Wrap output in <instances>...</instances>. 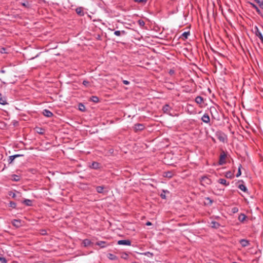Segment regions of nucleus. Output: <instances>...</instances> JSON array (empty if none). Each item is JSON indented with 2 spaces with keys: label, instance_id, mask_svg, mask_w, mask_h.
I'll list each match as a JSON object with an SVG mask.
<instances>
[{
  "label": "nucleus",
  "instance_id": "obj_44",
  "mask_svg": "<svg viewBox=\"0 0 263 263\" xmlns=\"http://www.w3.org/2000/svg\"><path fill=\"white\" fill-rule=\"evenodd\" d=\"M0 261L1 263H7V260L5 257L0 256Z\"/></svg>",
  "mask_w": 263,
  "mask_h": 263
},
{
  "label": "nucleus",
  "instance_id": "obj_35",
  "mask_svg": "<svg viewBox=\"0 0 263 263\" xmlns=\"http://www.w3.org/2000/svg\"><path fill=\"white\" fill-rule=\"evenodd\" d=\"M190 34V31L184 32L182 33V36L183 38V40H185L187 39L188 36Z\"/></svg>",
  "mask_w": 263,
  "mask_h": 263
},
{
  "label": "nucleus",
  "instance_id": "obj_5",
  "mask_svg": "<svg viewBox=\"0 0 263 263\" xmlns=\"http://www.w3.org/2000/svg\"><path fill=\"white\" fill-rule=\"evenodd\" d=\"M131 243L132 242L129 239L119 240L117 242V244L119 245L130 246Z\"/></svg>",
  "mask_w": 263,
  "mask_h": 263
},
{
  "label": "nucleus",
  "instance_id": "obj_52",
  "mask_svg": "<svg viewBox=\"0 0 263 263\" xmlns=\"http://www.w3.org/2000/svg\"><path fill=\"white\" fill-rule=\"evenodd\" d=\"M239 182H242V183H243V181L242 180H239V181H238V183H239Z\"/></svg>",
  "mask_w": 263,
  "mask_h": 263
},
{
  "label": "nucleus",
  "instance_id": "obj_23",
  "mask_svg": "<svg viewBox=\"0 0 263 263\" xmlns=\"http://www.w3.org/2000/svg\"><path fill=\"white\" fill-rule=\"evenodd\" d=\"M211 224L212 228H215V229L219 228L220 226V224L218 222H216L215 221H212L211 223Z\"/></svg>",
  "mask_w": 263,
  "mask_h": 263
},
{
  "label": "nucleus",
  "instance_id": "obj_1",
  "mask_svg": "<svg viewBox=\"0 0 263 263\" xmlns=\"http://www.w3.org/2000/svg\"><path fill=\"white\" fill-rule=\"evenodd\" d=\"M216 136L218 138V139L223 142L224 143L227 142L228 138L226 134H225L224 133H223L221 131H217L216 134Z\"/></svg>",
  "mask_w": 263,
  "mask_h": 263
},
{
  "label": "nucleus",
  "instance_id": "obj_50",
  "mask_svg": "<svg viewBox=\"0 0 263 263\" xmlns=\"http://www.w3.org/2000/svg\"><path fill=\"white\" fill-rule=\"evenodd\" d=\"M13 156L14 157H15V158H17V157H19L23 156V155L16 154V155H13Z\"/></svg>",
  "mask_w": 263,
  "mask_h": 263
},
{
  "label": "nucleus",
  "instance_id": "obj_43",
  "mask_svg": "<svg viewBox=\"0 0 263 263\" xmlns=\"http://www.w3.org/2000/svg\"><path fill=\"white\" fill-rule=\"evenodd\" d=\"M134 2L138 3H144L145 4L147 0H133Z\"/></svg>",
  "mask_w": 263,
  "mask_h": 263
},
{
  "label": "nucleus",
  "instance_id": "obj_4",
  "mask_svg": "<svg viewBox=\"0 0 263 263\" xmlns=\"http://www.w3.org/2000/svg\"><path fill=\"white\" fill-rule=\"evenodd\" d=\"M134 131L137 132L138 131H141L145 128V126L143 124L137 123L134 125Z\"/></svg>",
  "mask_w": 263,
  "mask_h": 263
},
{
  "label": "nucleus",
  "instance_id": "obj_45",
  "mask_svg": "<svg viewBox=\"0 0 263 263\" xmlns=\"http://www.w3.org/2000/svg\"><path fill=\"white\" fill-rule=\"evenodd\" d=\"M82 84H83L84 86H85L86 87H87V86L89 85V81H87V80H84V81H83Z\"/></svg>",
  "mask_w": 263,
  "mask_h": 263
},
{
  "label": "nucleus",
  "instance_id": "obj_9",
  "mask_svg": "<svg viewBox=\"0 0 263 263\" xmlns=\"http://www.w3.org/2000/svg\"><path fill=\"white\" fill-rule=\"evenodd\" d=\"M11 223L14 227L19 228L21 226V220L20 219H13L11 221Z\"/></svg>",
  "mask_w": 263,
  "mask_h": 263
},
{
  "label": "nucleus",
  "instance_id": "obj_11",
  "mask_svg": "<svg viewBox=\"0 0 263 263\" xmlns=\"http://www.w3.org/2000/svg\"><path fill=\"white\" fill-rule=\"evenodd\" d=\"M101 167V164L98 162L93 161L91 165H90V167L92 169L98 170Z\"/></svg>",
  "mask_w": 263,
  "mask_h": 263
},
{
  "label": "nucleus",
  "instance_id": "obj_32",
  "mask_svg": "<svg viewBox=\"0 0 263 263\" xmlns=\"http://www.w3.org/2000/svg\"><path fill=\"white\" fill-rule=\"evenodd\" d=\"M35 129L36 132L40 135H43L44 134L45 130L42 128L36 127Z\"/></svg>",
  "mask_w": 263,
  "mask_h": 263
},
{
  "label": "nucleus",
  "instance_id": "obj_6",
  "mask_svg": "<svg viewBox=\"0 0 263 263\" xmlns=\"http://www.w3.org/2000/svg\"><path fill=\"white\" fill-rule=\"evenodd\" d=\"M200 181L206 184H211L212 182L211 179L209 178L207 176H204L201 177L200 179Z\"/></svg>",
  "mask_w": 263,
  "mask_h": 263
},
{
  "label": "nucleus",
  "instance_id": "obj_40",
  "mask_svg": "<svg viewBox=\"0 0 263 263\" xmlns=\"http://www.w3.org/2000/svg\"><path fill=\"white\" fill-rule=\"evenodd\" d=\"M14 159H15V157H14L13 155L9 156V158H8L9 163H10V164L13 161Z\"/></svg>",
  "mask_w": 263,
  "mask_h": 263
},
{
  "label": "nucleus",
  "instance_id": "obj_26",
  "mask_svg": "<svg viewBox=\"0 0 263 263\" xmlns=\"http://www.w3.org/2000/svg\"><path fill=\"white\" fill-rule=\"evenodd\" d=\"M104 189V186H97L96 187V191L98 193H103Z\"/></svg>",
  "mask_w": 263,
  "mask_h": 263
},
{
  "label": "nucleus",
  "instance_id": "obj_18",
  "mask_svg": "<svg viewBox=\"0 0 263 263\" xmlns=\"http://www.w3.org/2000/svg\"><path fill=\"white\" fill-rule=\"evenodd\" d=\"M83 245L84 247H87L92 244V242L88 239H85L83 241Z\"/></svg>",
  "mask_w": 263,
  "mask_h": 263
},
{
  "label": "nucleus",
  "instance_id": "obj_27",
  "mask_svg": "<svg viewBox=\"0 0 263 263\" xmlns=\"http://www.w3.org/2000/svg\"><path fill=\"white\" fill-rule=\"evenodd\" d=\"M251 5H252V7L256 10V12L259 15L262 16L260 10L256 5L253 3H251Z\"/></svg>",
  "mask_w": 263,
  "mask_h": 263
},
{
  "label": "nucleus",
  "instance_id": "obj_39",
  "mask_svg": "<svg viewBox=\"0 0 263 263\" xmlns=\"http://www.w3.org/2000/svg\"><path fill=\"white\" fill-rule=\"evenodd\" d=\"M0 104L2 105H6L8 103L7 102L6 99L5 98H0Z\"/></svg>",
  "mask_w": 263,
  "mask_h": 263
},
{
  "label": "nucleus",
  "instance_id": "obj_33",
  "mask_svg": "<svg viewBox=\"0 0 263 263\" xmlns=\"http://www.w3.org/2000/svg\"><path fill=\"white\" fill-rule=\"evenodd\" d=\"M114 34L117 36H120L121 34H123V35L125 34L126 32L124 30H122V31L117 30L114 32Z\"/></svg>",
  "mask_w": 263,
  "mask_h": 263
},
{
  "label": "nucleus",
  "instance_id": "obj_37",
  "mask_svg": "<svg viewBox=\"0 0 263 263\" xmlns=\"http://www.w3.org/2000/svg\"><path fill=\"white\" fill-rule=\"evenodd\" d=\"M241 167H242L241 164H239V165L238 168V172L236 175V177H238L241 175Z\"/></svg>",
  "mask_w": 263,
  "mask_h": 263
},
{
  "label": "nucleus",
  "instance_id": "obj_12",
  "mask_svg": "<svg viewBox=\"0 0 263 263\" xmlns=\"http://www.w3.org/2000/svg\"><path fill=\"white\" fill-rule=\"evenodd\" d=\"M21 5L27 9H29L31 7V3L28 1L21 3Z\"/></svg>",
  "mask_w": 263,
  "mask_h": 263
},
{
  "label": "nucleus",
  "instance_id": "obj_10",
  "mask_svg": "<svg viewBox=\"0 0 263 263\" xmlns=\"http://www.w3.org/2000/svg\"><path fill=\"white\" fill-rule=\"evenodd\" d=\"M96 245H97V246H100V247L101 248H105V247H107L109 245L108 243H107V242L104 241H97L96 243Z\"/></svg>",
  "mask_w": 263,
  "mask_h": 263
},
{
  "label": "nucleus",
  "instance_id": "obj_46",
  "mask_svg": "<svg viewBox=\"0 0 263 263\" xmlns=\"http://www.w3.org/2000/svg\"><path fill=\"white\" fill-rule=\"evenodd\" d=\"M232 212L233 213H237L238 212V208H237V207H234L232 208Z\"/></svg>",
  "mask_w": 263,
  "mask_h": 263
},
{
  "label": "nucleus",
  "instance_id": "obj_16",
  "mask_svg": "<svg viewBox=\"0 0 263 263\" xmlns=\"http://www.w3.org/2000/svg\"><path fill=\"white\" fill-rule=\"evenodd\" d=\"M239 243L243 247H246L250 244L249 241L245 239H240L239 240Z\"/></svg>",
  "mask_w": 263,
  "mask_h": 263
},
{
  "label": "nucleus",
  "instance_id": "obj_53",
  "mask_svg": "<svg viewBox=\"0 0 263 263\" xmlns=\"http://www.w3.org/2000/svg\"><path fill=\"white\" fill-rule=\"evenodd\" d=\"M212 140H213V142H216V141H215V140L214 138H213V139H212Z\"/></svg>",
  "mask_w": 263,
  "mask_h": 263
},
{
  "label": "nucleus",
  "instance_id": "obj_21",
  "mask_svg": "<svg viewBox=\"0 0 263 263\" xmlns=\"http://www.w3.org/2000/svg\"><path fill=\"white\" fill-rule=\"evenodd\" d=\"M99 100L100 99L99 97L96 96H92L89 99V101H92L94 103H98L99 102Z\"/></svg>",
  "mask_w": 263,
  "mask_h": 263
},
{
  "label": "nucleus",
  "instance_id": "obj_38",
  "mask_svg": "<svg viewBox=\"0 0 263 263\" xmlns=\"http://www.w3.org/2000/svg\"><path fill=\"white\" fill-rule=\"evenodd\" d=\"M137 22L140 27H144L145 22L142 20H139Z\"/></svg>",
  "mask_w": 263,
  "mask_h": 263
},
{
  "label": "nucleus",
  "instance_id": "obj_8",
  "mask_svg": "<svg viewBox=\"0 0 263 263\" xmlns=\"http://www.w3.org/2000/svg\"><path fill=\"white\" fill-rule=\"evenodd\" d=\"M201 120L205 123H210V118L208 114H204L201 118Z\"/></svg>",
  "mask_w": 263,
  "mask_h": 263
},
{
  "label": "nucleus",
  "instance_id": "obj_2",
  "mask_svg": "<svg viewBox=\"0 0 263 263\" xmlns=\"http://www.w3.org/2000/svg\"><path fill=\"white\" fill-rule=\"evenodd\" d=\"M226 157L227 154L224 151H222L219 156V160L218 162L219 165H223L226 163Z\"/></svg>",
  "mask_w": 263,
  "mask_h": 263
},
{
  "label": "nucleus",
  "instance_id": "obj_30",
  "mask_svg": "<svg viewBox=\"0 0 263 263\" xmlns=\"http://www.w3.org/2000/svg\"><path fill=\"white\" fill-rule=\"evenodd\" d=\"M78 107H79V109L80 111H83V112L86 111V107L83 104H82L81 103H79Z\"/></svg>",
  "mask_w": 263,
  "mask_h": 263
},
{
  "label": "nucleus",
  "instance_id": "obj_28",
  "mask_svg": "<svg viewBox=\"0 0 263 263\" xmlns=\"http://www.w3.org/2000/svg\"><path fill=\"white\" fill-rule=\"evenodd\" d=\"M76 11L77 13L78 14H79V15H80V16L84 15V13L81 7L77 8L76 9Z\"/></svg>",
  "mask_w": 263,
  "mask_h": 263
},
{
  "label": "nucleus",
  "instance_id": "obj_14",
  "mask_svg": "<svg viewBox=\"0 0 263 263\" xmlns=\"http://www.w3.org/2000/svg\"><path fill=\"white\" fill-rule=\"evenodd\" d=\"M43 114L44 116L47 117H51L53 116V114L52 112L46 109L43 110Z\"/></svg>",
  "mask_w": 263,
  "mask_h": 263
},
{
  "label": "nucleus",
  "instance_id": "obj_13",
  "mask_svg": "<svg viewBox=\"0 0 263 263\" xmlns=\"http://www.w3.org/2000/svg\"><path fill=\"white\" fill-rule=\"evenodd\" d=\"M171 109L172 108L167 104L164 105L162 108V110L163 112L166 114H169Z\"/></svg>",
  "mask_w": 263,
  "mask_h": 263
},
{
  "label": "nucleus",
  "instance_id": "obj_29",
  "mask_svg": "<svg viewBox=\"0 0 263 263\" xmlns=\"http://www.w3.org/2000/svg\"><path fill=\"white\" fill-rule=\"evenodd\" d=\"M238 187L244 192H247L248 189L247 187L243 184H240L238 185Z\"/></svg>",
  "mask_w": 263,
  "mask_h": 263
},
{
  "label": "nucleus",
  "instance_id": "obj_25",
  "mask_svg": "<svg viewBox=\"0 0 263 263\" xmlns=\"http://www.w3.org/2000/svg\"><path fill=\"white\" fill-rule=\"evenodd\" d=\"M166 193H170L169 191L167 190H163L162 193L160 194V196L162 199H166Z\"/></svg>",
  "mask_w": 263,
  "mask_h": 263
},
{
  "label": "nucleus",
  "instance_id": "obj_51",
  "mask_svg": "<svg viewBox=\"0 0 263 263\" xmlns=\"http://www.w3.org/2000/svg\"><path fill=\"white\" fill-rule=\"evenodd\" d=\"M145 224L147 226H152V223L150 221H147L145 223Z\"/></svg>",
  "mask_w": 263,
  "mask_h": 263
},
{
  "label": "nucleus",
  "instance_id": "obj_19",
  "mask_svg": "<svg viewBox=\"0 0 263 263\" xmlns=\"http://www.w3.org/2000/svg\"><path fill=\"white\" fill-rule=\"evenodd\" d=\"M195 101L198 104H201L203 103V99L201 96H197L196 97Z\"/></svg>",
  "mask_w": 263,
  "mask_h": 263
},
{
  "label": "nucleus",
  "instance_id": "obj_7",
  "mask_svg": "<svg viewBox=\"0 0 263 263\" xmlns=\"http://www.w3.org/2000/svg\"><path fill=\"white\" fill-rule=\"evenodd\" d=\"M175 175V173L173 171H167L164 172L163 173V176L164 177L171 178Z\"/></svg>",
  "mask_w": 263,
  "mask_h": 263
},
{
  "label": "nucleus",
  "instance_id": "obj_49",
  "mask_svg": "<svg viewBox=\"0 0 263 263\" xmlns=\"http://www.w3.org/2000/svg\"><path fill=\"white\" fill-rule=\"evenodd\" d=\"M123 83L125 85H128L129 84V82L127 80H123Z\"/></svg>",
  "mask_w": 263,
  "mask_h": 263
},
{
  "label": "nucleus",
  "instance_id": "obj_20",
  "mask_svg": "<svg viewBox=\"0 0 263 263\" xmlns=\"http://www.w3.org/2000/svg\"><path fill=\"white\" fill-rule=\"evenodd\" d=\"M218 182L221 184H223L225 186H228L229 185V182H227V180L224 179H223V178H220L218 180Z\"/></svg>",
  "mask_w": 263,
  "mask_h": 263
},
{
  "label": "nucleus",
  "instance_id": "obj_15",
  "mask_svg": "<svg viewBox=\"0 0 263 263\" xmlns=\"http://www.w3.org/2000/svg\"><path fill=\"white\" fill-rule=\"evenodd\" d=\"M247 218V216L243 213H240L238 217V219L241 222H244Z\"/></svg>",
  "mask_w": 263,
  "mask_h": 263
},
{
  "label": "nucleus",
  "instance_id": "obj_42",
  "mask_svg": "<svg viewBox=\"0 0 263 263\" xmlns=\"http://www.w3.org/2000/svg\"><path fill=\"white\" fill-rule=\"evenodd\" d=\"M256 3L258 4L259 7L261 9H263V1H260V0H258L256 2Z\"/></svg>",
  "mask_w": 263,
  "mask_h": 263
},
{
  "label": "nucleus",
  "instance_id": "obj_17",
  "mask_svg": "<svg viewBox=\"0 0 263 263\" xmlns=\"http://www.w3.org/2000/svg\"><path fill=\"white\" fill-rule=\"evenodd\" d=\"M21 202L27 206H32V201L30 199H24Z\"/></svg>",
  "mask_w": 263,
  "mask_h": 263
},
{
  "label": "nucleus",
  "instance_id": "obj_36",
  "mask_svg": "<svg viewBox=\"0 0 263 263\" xmlns=\"http://www.w3.org/2000/svg\"><path fill=\"white\" fill-rule=\"evenodd\" d=\"M8 206L9 207L12 208L13 209H16V203L13 201H10Z\"/></svg>",
  "mask_w": 263,
  "mask_h": 263
},
{
  "label": "nucleus",
  "instance_id": "obj_47",
  "mask_svg": "<svg viewBox=\"0 0 263 263\" xmlns=\"http://www.w3.org/2000/svg\"><path fill=\"white\" fill-rule=\"evenodd\" d=\"M0 52L2 53H6V49L5 48L2 47L0 49Z\"/></svg>",
  "mask_w": 263,
  "mask_h": 263
},
{
  "label": "nucleus",
  "instance_id": "obj_24",
  "mask_svg": "<svg viewBox=\"0 0 263 263\" xmlns=\"http://www.w3.org/2000/svg\"><path fill=\"white\" fill-rule=\"evenodd\" d=\"M107 257L111 260H116L118 259V257L116 256L115 255L111 254V253H108L107 254Z\"/></svg>",
  "mask_w": 263,
  "mask_h": 263
},
{
  "label": "nucleus",
  "instance_id": "obj_41",
  "mask_svg": "<svg viewBox=\"0 0 263 263\" xmlns=\"http://www.w3.org/2000/svg\"><path fill=\"white\" fill-rule=\"evenodd\" d=\"M8 194L9 196H11L13 198H16V195L14 193H13L12 191L9 192Z\"/></svg>",
  "mask_w": 263,
  "mask_h": 263
},
{
  "label": "nucleus",
  "instance_id": "obj_22",
  "mask_svg": "<svg viewBox=\"0 0 263 263\" xmlns=\"http://www.w3.org/2000/svg\"><path fill=\"white\" fill-rule=\"evenodd\" d=\"M11 180L13 181H19L20 180H21V177L20 176L17 175H15V174H13L12 176H11Z\"/></svg>",
  "mask_w": 263,
  "mask_h": 263
},
{
  "label": "nucleus",
  "instance_id": "obj_31",
  "mask_svg": "<svg viewBox=\"0 0 263 263\" xmlns=\"http://www.w3.org/2000/svg\"><path fill=\"white\" fill-rule=\"evenodd\" d=\"M205 199L208 201L204 202L205 205H211L213 202V200L211 199L210 197H205Z\"/></svg>",
  "mask_w": 263,
  "mask_h": 263
},
{
  "label": "nucleus",
  "instance_id": "obj_34",
  "mask_svg": "<svg viewBox=\"0 0 263 263\" xmlns=\"http://www.w3.org/2000/svg\"><path fill=\"white\" fill-rule=\"evenodd\" d=\"M226 177L228 178H232L234 177V174L230 171H228L226 174Z\"/></svg>",
  "mask_w": 263,
  "mask_h": 263
},
{
  "label": "nucleus",
  "instance_id": "obj_3",
  "mask_svg": "<svg viewBox=\"0 0 263 263\" xmlns=\"http://www.w3.org/2000/svg\"><path fill=\"white\" fill-rule=\"evenodd\" d=\"M254 32L256 36H258L260 40V42L263 44V35L261 32L259 30L258 28L256 26L254 29Z\"/></svg>",
  "mask_w": 263,
  "mask_h": 263
},
{
  "label": "nucleus",
  "instance_id": "obj_48",
  "mask_svg": "<svg viewBox=\"0 0 263 263\" xmlns=\"http://www.w3.org/2000/svg\"><path fill=\"white\" fill-rule=\"evenodd\" d=\"M175 70L173 69H171L169 70L168 71V73L171 75V76H172L173 75L174 73H175Z\"/></svg>",
  "mask_w": 263,
  "mask_h": 263
}]
</instances>
